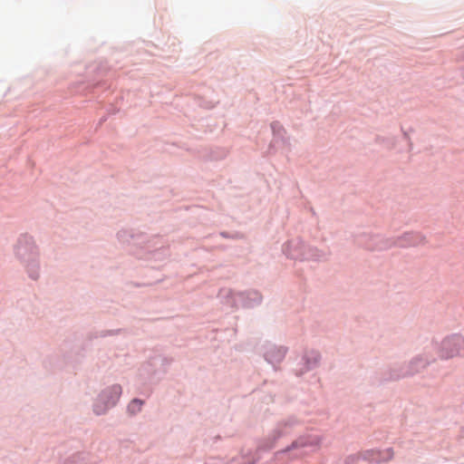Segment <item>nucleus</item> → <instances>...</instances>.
I'll return each mask as SVG.
<instances>
[{
	"mask_svg": "<svg viewBox=\"0 0 464 464\" xmlns=\"http://www.w3.org/2000/svg\"><path fill=\"white\" fill-rule=\"evenodd\" d=\"M439 353L441 359L464 356V338L460 335L445 338L439 346Z\"/></svg>",
	"mask_w": 464,
	"mask_h": 464,
	"instance_id": "obj_1",
	"label": "nucleus"
},
{
	"mask_svg": "<svg viewBox=\"0 0 464 464\" xmlns=\"http://www.w3.org/2000/svg\"><path fill=\"white\" fill-rule=\"evenodd\" d=\"M111 394L107 400L104 407H100L98 403L95 404L94 411L97 414H102L108 408L115 405L116 401L121 394V387L120 385H114L111 388Z\"/></svg>",
	"mask_w": 464,
	"mask_h": 464,
	"instance_id": "obj_2",
	"label": "nucleus"
},
{
	"mask_svg": "<svg viewBox=\"0 0 464 464\" xmlns=\"http://www.w3.org/2000/svg\"><path fill=\"white\" fill-rule=\"evenodd\" d=\"M392 449H386L383 450H372L370 452L369 459L373 462H386L393 458Z\"/></svg>",
	"mask_w": 464,
	"mask_h": 464,
	"instance_id": "obj_3",
	"label": "nucleus"
},
{
	"mask_svg": "<svg viewBox=\"0 0 464 464\" xmlns=\"http://www.w3.org/2000/svg\"><path fill=\"white\" fill-rule=\"evenodd\" d=\"M404 239L409 246H418L425 243L426 239L423 236L418 233H410L404 236Z\"/></svg>",
	"mask_w": 464,
	"mask_h": 464,
	"instance_id": "obj_4",
	"label": "nucleus"
},
{
	"mask_svg": "<svg viewBox=\"0 0 464 464\" xmlns=\"http://www.w3.org/2000/svg\"><path fill=\"white\" fill-rule=\"evenodd\" d=\"M142 406V401L138 399H134L131 401V402L128 406V410L131 413H136L137 411H140Z\"/></svg>",
	"mask_w": 464,
	"mask_h": 464,
	"instance_id": "obj_5",
	"label": "nucleus"
},
{
	"mask_svg": "<svg viewBox=\"0 0 464 464\" xmlns=\"http://www.w3.org/2000/svg\"><path fill=\"white\" fill-rule=\"evenodd\" d=\"M108 397V394H102L100 400L103 401Z\"/></svg>",
	"mask_w": 464,
	"mask_h": 464,
	"instance_id": "obj_6",
	"label": "nucleus"
}]
</instances>
